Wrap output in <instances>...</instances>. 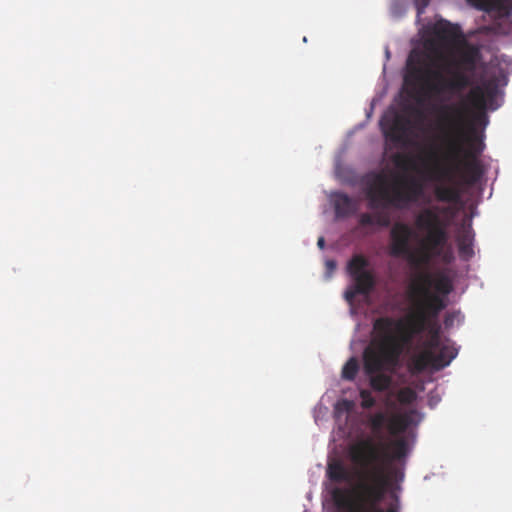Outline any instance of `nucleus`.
Listing matches in <instances>:
<instances>
[{
	"mask_svg": "<svg viewBox=\"0 0 512 512\" xmlns=\"http://www.w3.org/2000/svg\"><path fill=\"white\" fill-rule=\"evenodd\" d=\"M433 37L426 39L423 49H413L407 59L404 83L409 95L422 105L427 98L461 94L472 84L469 73L476 70L480 59L477 47L467 45L460 51L459 60L445 67L447 77L439 69L438 62L446 59L443 49L450 48L463 39L458 25L446 20L437 22Z\"/></svg>",
	"mask_w": 512,
	"mask_h": 512,
	"instance_id": "1",
	"label": "nucleus"
},
{
	"mask_svg": "<svg viewBox=\"0 0 512 512\" xmlns=\"http://www.w3.org/2000/svg\"><path fill=\"white\" fill-rule=\"evenodd\" d=\"M439 113L437 128L441 142L445 145L444 163H437L431 173L436 181H446L450 185H438L434 193L437 200L447 203H459L461 191L455 184L456 177L461 182L473 185L483 174L479 156L485 148L482 140L467 137L464 127L468 108L465 101L457 104H445L437 109Z\"/></svg>",
	"mask_w": 512,
	"mask_h": 512,
	"instance_id": "2",
	"label": "nucleus"
},
{
	"mask_svg": "<svg viewBox=\"0 0 512 512\" xmlns=\"http://www.w3.org/2000/svg\"><path fill=\"white\" fill-rule=\"evenodd\" d=\"M364 191L368 200V207L377 210V212L375 214L362 213L359 217V224L363 227L374 224L388 227L390 216L384 210L407 208L419 199L423 188L414 179L397 175L389 178L383 172H374L367 175Z\"/></svg>",
	"mask_w": 512,
	"mask_h": 512,
	"instance_id": "3",
	"label": "nucleus"
},
{
	"mask_svg": "<svg viewBox=\"0 0 512 512\" xmlns=\"http://www.w3.org/2000/svg\"><path fill=\"white\" fill-rule=\"evenodd\" d=\"M428 319L417 309L406 318L379 317L373 323L374 338L379 340V351L389 364L401 358L405 348L424 332Z\"/></svg>",
	"mask_w": 512,
	"mask_h": 512,
	"instance_id": "4",
	"label": "nucleus"
},
{
	"mask_svg": "<svg viewBox=\"0 0 512 512\" xmlns=\"http://www.w3.org/2000/svg\"><path fill=\"white\" fill-rule=\"evenodd\" d=\"M437 210L438 207L425 208L416 217V226L427 232L418 250V267L428 265L433 258L441 256L448 242V223L441 219Z\"/></svg>",
	"mask_w": 512,
	"mask_h": 512,
	"instance_id": "5",
	"label": "nucleus"
},
{
	"mask_svg": "<svg viewBox=\"0 0 512 512\" xmlns=\"http://www.w3.org/2000/svg\"><path fill=\"white\" fill-rule=\"evenodd\" d=\"M379 340L373 338L370 345L364 349L363 365L364 372L369 377L370 386L375 391H385L392 384V377L388 373H393L400 363L398 359L395 364L387 363L379 351Z\"/></svg>",
	"mask_w": 512,
	"mask_h": 512,
	"instance_id": "6",
	"label": "nucleus"
},
{
	"mask_svg": "<svg viewBox=\"0 0 512 512\" xmlns=\"http://www.w3.org/2000/svg\"><path fill=\"white\" fill-rule=\"evenodd\" d=\"M368 260L362 255L353 256L347 265L353 284L344 293L345 300L352 304L357 295H369L376 285L375 276L368 270Z\"/></svg>",
	"mask_w": 512,
	"mask_h": 512,
	"instance_id": "7",
	"label": "nucleus"
},
{
	"mask_svg": "<svg viewBox=\"0 0 512 512\" xmlns=\"http://www.w3.org/2000/svg\"><path fill=\"white\" fill-rule=\"evenodd\" d=\"M431 284V277L428 274H421L419 281L413 283L410 287L411 297L416 309L423 312L427 319L437 317L446 307L444 298L430 291Z\"/></svg>",
	"mask_w": 512,
	"mask_h": 512,
	"instance_id": "8",
	"label": "nucleus"
},
{
	"mask_svg": "<svg viewBox=\"0 0 512 512\" xmlns=\"http://www.w3.org/2000/svg\"><path fill=\"white\" fill-rule=\"evenodd\" d=\"M497 94L498 79L495 77L483 81L481 85L476 86L470 90L467 99L476 110L474 114V119L476 121L487 122L485 110H495L498 108L499 105L495 104Z\"/></svg>",
	"mask_w": 512,
	"mask_h": 512,
	"instance_id": "9",
	"label": "nucleus"
},
{
	"mask_svg": "<svg viewBox=\"0 0 512 512\" xmlns=\"http://www.w3.org/2000/svg\"><path fill=\"white\" fill-rule=\"evenodd\" d=\"M412 235L413 230L408 224L395 223L390 230L389 254L392 257L404 258L411 265L418 267V250H413L411 247Z\"/></svg>",
	"mask_w": 512,
	"mask_h": 512,
	"instance_id": "10",
	"label": "nucleus"
},
{
	"mask_svg": "<svg viewBox=\"0 0 512 512\" xmlns=\"http://www.w3.org/2000/svg\"><path fill=\"white\" fill-rule=\"evenodd\" d=\"M439 327L429 330V337L423 342V350L410 358L408 367L413 373H421L429 368L432 354L442 345Z\"/></svg>",
	"mask_w": 512,
	"mask_h": 512,
	"instance_id": "11",
	"label": "nucleus"
},
{
	"mask_svg": "<svg viewBox=\"0 0 512 512\" xmlns=\"http://www.w3.org/2000/svg\"><path fill=\"white\" fill-rule=\"evenodd\" d=\"M411 120L407 116L395 114L391 119L381 121L385 137L396 144H408Z\"/></svg>",
	"mask_w": 512,
	"mask_h": 512,
	"instance_id": "12",
	"label": "nucleus"
},
{
	"mask_svg": "<svg viewBox=\"0 0 512 512\" xmlns=\"http://www.w3.org/2000/svg\"><path fill=\"white\" fill-rule=\"evenodd\" d=\"M474 231L471 224H462L457 235L459 255L464 260H469L474 255L473 241Z\"/></svg>",
	"mask_w": 512,
	"mask_h": 512,
	"instance_id": "13",
	"label": "nucleus"
},
{
	"mask_svg": "<svg viewBox=\"0 0 512 512\" xmlns=\"http://www.w3.org/2000/svg\"><path fill=\"white\" fill-rule=\"evenodd\" d=\"M457 353L458 351L455 347L443 343L437 351L432 354V359L429 361V368L439 370L448 366L457 356Z\"/></svg>",
	"mask_w": 512,
	"mask_h": 512,
	"instance_id": "14",
	"label": "nucleus"
},
{
	"mask_svg": "<svg viewBox=\"0 0 512 512\" xmlns=\"http://www.w3.org/2000/svg\"><path fill=\"white\" fill-rule=\"evenodd\" d=\"M327 474L331 481L337 483L350 482L352 479L349 470L340 460L328 463Z\"/></svg>",
	"mask_w": 512,
	"mask_h": 512,
	"instance_id": "15",
	"label": "nucleus"
},
{
	"mask_svg": "<svg viewBox=\"0 0 512 512\" xmlns=\"http://www.w3.org/2000/svg\"><path fill=\"white\" fill-rule=\"evenodd\" d=\"M335 213L338 217H346L356 210L355 203L347 194L340 193L334 199Z\"/></svg>",
	"mask_w": 512,
	"mask_h": 512,
	"instance_id": "16",
	"label": "nucleus"
},
{
	"mask_svg": "<svg viewBox=\"0 0 512 512\" xmlns=\"http://www.w3.org/2000/svg\"><path fill=\"white\" fill-rule=\"evenodd\" d=\"M358 371V360L355 357H351L343 366L341 376L344 380L353 381Z\"/></svg>",
	"mask_w": 512,
	"mask_h": 512,
	"instance_id": "17",
	"label": "nucleus"
},
{
	"mask_svg": "<svg viewBox=\"0 0 512 512\" xmlns=\"http://www.w3.org/2000/svg\"><path fill=\"white\" fill-rule=\"evenodd\" d=\"M333 500L338 508L345 509L352 507L348 492L341 488H336L332 492Z\"/></svg>",
	"mask_w": 512,
	"mask_h": 512,
	"instance_id": "18",
	"label": "nucleus"
},
{
	"mask_svg": "<svg viewBox=\"0 0 512 512\" xmlns=\"http://www.w3.org/2000/svg\"><path fill=\"white\" fill-rule=\"evenodd\" d=\"M434 287L435 290L442 295H448L453 290L450 279L443 275L437 278Z\"/></svg>",
	"mask_w": 512,
	"mask_h": 512,
	"instance_id": "19",
	"label": "nucleus"
},
{
	"mask_svg": "<svg viewBox=\"0 0 512 512\" xmlns=\"http://www.w3.org/2000/svg\"><path fill=\"white\" fill-rule=\"evenodd\" d=\"M416 398L415 392L410 388L401 389L398 393V399L402 403H410Z\"/></svg>",
	"mask_w": 512,
	"mask_h": 512,
	"instance_id": "20",
	"label": "nucleus"
},
{
	"mask_svg": "<svg viewBox=\"0 0 512 512\" xmlns=\"http://www.w3.org/2000/svg\"><path fill=\"white\" fill-rule=\"evenodd\" d=\"M404 111L412 116H415L418 122H422L424 120V112L416 106L406 105L404 107Z\"/></svg>",
	"mask_w": 512,
	"mask_h": 512,
	"instance_id": "21",
	"label": "nucleus"
},
{
	"mask_svg": "<svg viewBox=\"0 0 512 512\" xmlns=\"http://www.w3.org/2000/svg\"><path fill=\"white\" fill-rule=\"evenodd\" d=\"M395 163L399 167H405L408 164H411V159L408 157H404L402 155L397 154L394 159Z\"/></svg>",
	"mask_w": 512,
	"mask_h": 512,
	"instance_id": "22",
	"label": "nucleus"
},
{
	"mask_svg": "<svg viewBox=\"0 0 512 512\" xmlns=\"http://www.w3.org/2000/svg\"><path fill=\"white\" fill-rule=\"evenodd\" d=\"M317 245L320 249H323L325 247V239L324 237H320L317 241Z\"/></svg>",
	"mask_w": 512,
	"mask_h": 512,
	"instance_id": "23",
	"label": "nucleus"
},
{
	"mask_svg": "<svg viewBox=\"0 0 512 512\" xmlns=\"http://www.w3.org/2000/svg\"><path fill=\"white\" fill-rule=\"evenodd\" d=\"M373 416H378V417H381V416H385L384 414L382 413H376L374 414ZM391 416H402L401 414H392Z\"/></svg>",
	"mask_w": 512,
	"mask_h": 512,
	"instance_id": "24",
	"label": "nucleus"
},
{
	"mask_svg": "<svg viewBox=\"0 0 512 512\" xmlns=\"http://www.w3.org/2000/svg\"><path fill=\"white\" fill-rule=\"evenodd\" d=\"M327 265L331 268V269H334L335 268V263L333 261H328L327 262Z\"/></svg>",
	"mask_w": 512,
	"mask_h": 512,
	"instance_id": "25",
	"label": "nucleus"
},
{
	"mask_svg": "<svg viewBox=\"0 0 512 512\" xmlns=\"http://www.w3.org/2000/svg\"><path fill=\"white\" fill-rule=\"evenodd\" d=\"M448 210H449V208H448V207H444V208H441V209H440V211H441L442 213H447V212H448Z\"/></svg>",
	"mask_w": 512,
	"mask_h": 512,
	"instance_id": "26",
	"label": "nucleus"
},
{
	"mask_svg": "<svg viewBox=\"0 0 512 512\" xmlns=\"http://www.w3.org/2000/svg\"><path fill=\"white\" fill-rule=\"evenodd\" d=\"M367 394H368V393H367L366 391H362V392H361V396H362V398H363V399H365V397H366V395H367Z\"/></svg>",
	"mask_w": 512,
	"mask_h": 512,
	"instance_id": "27",
	"label": "nucleus"
},
{
	"mask_svg": "<svg viewBox=\"0 0 512 512\" xmlns=\"http://www.w3.org/2000/svg\"><path fill=\"white\" fill-rule=\"evenodd\" d=\"M429 155H430L431 157H435V156H436L435 152H431Z\"/></svg>",
	"mask_w": 512,
	"mask_h": 512,
	"instance_id": "28",
	"label": "nucleus"
}]
</instances>
